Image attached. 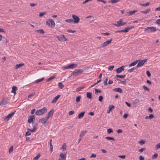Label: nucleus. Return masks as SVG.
I'll return each mask as SVG.
<instances>
[{
	"mask_svg": "<svg viewBox=\"0 0 160 160\" xmlns=\"http://www.w3.org/2000/svg\"><path fill=\"white\" fill-rule=\"evenodd\" d=\"M117 80H119V83H122L123 84L125 85L126 84V80H124L123 81H121V80H120L118 79H117Z\"/></svg>",
	"mask_w": 160,
	"mask_h": 160,
	"instance_id": "nucleus-39",
	"label": "nucleus"
},
{
	"mask_svg": "<svg viewBox=\"0 0 160 160\" xmlns=\"http://www.w3.org/2000/svg\"><path fill=\"white\" fill-rule=\"evenodd\" d=\"M120 0H110L109 1V2H111L112 3H117V2L120 1Z\"/></svg>",
	"mask_w": 160,
	"mask_h": 160,
	"instance_id": "nucleus-29",
	"label": "nucleus"
},
{
	"mask_svg": "<svg viewBox=\"0 0 160 160\" xmlns=\"http://www.w3.org/2000/svg\"><path fill=\"white\" fill-rule=\"evenodd\" d=\"M81 98V97L80 96H79L77 97L76 99V102L77 103H78L80 102Z\"/></svg>",
	"mask_w": 160,
	"mask_h": 160,
	"instance_id": "nucleus-40",
	"label": "nucleus"
},
{
	"mask_svg": "<svg viewBox=\"0 0 160 160\" xmlns=\"http://www.w3.org/2000/svg\"><path fill=\"white\" fill-rule=\"evenodd\" d=\"M35 32L42 34H44L45 33V32L44 30L42 29L36 30Z\"/></svg>",
	"mask_w": 160,
	"mask_h": 160,
	"instance_id": "nucleus-26",
	"label": "nucleus"
},
{
	"mask_svg": "<svg viewBox=\"0 0 160 160\" xmlns=\"http://www.w3.org/2000/svg\"><path fill=\"white\" fill-rule=\"evenodd\" d=\"M146 73L148 77H150L151 76V74L149 71H147L146 72Z\"/></svg>",
	"mask_w": 160,
	"mask_h": 160,
	"instance_id": "nucleus-52",
	"label": "nucleus"
},
{
	"mask_svg": "<svg viewBox=\"0 0 160 160\" xmlns=\"http://www.w3.org/2000/svg\"><path fill=\"white\" fill-rule=\"evenodd\" d=\"M83 72V70L82 69H76L71 74V76H76L82 73Z\"/></svg>",
	"mask_w": 160,
	"mask_h": 160,
	"instance_id": "nucleus-2",
	"label": "nucleus"
},
{
	"mask_svg": "<svg viewBox=\"0 0 160 160\" xmlns=\"http://www.w3.org/2000/svg\"><path fill=\"white\" fill-rule=\"evenodd\" d=\"M15 112L16 111H14L8 114L4 119V120L7 121H8L9 119L13 116Z\"/></svg>",
	"mask_w": 160,
	"mask_h": 160,
	"instance_id": "nucleus-12",
	"label": "nucleus"
},
{
	"mask_svg": "<svg viewBox=\"0 0 160 160\" xmlns=\"http://www.w3.org/2000/svg\"><path fill=\"white\" fill-rule=\"evenodd\" d=\"M9 99L7 98H3L0 103V105H5L8 102Z\"/></svg>",
	"mask_w": 160,
	"mask_h": 160,
	"instance_id": "nucleus-11",
	"label": "nucleus"
},
{
	"mask_svg": "<svg viewBox=\"0 0 160 160\" xmlns=\"http://www.w3.org/2000/svg\"><path fill=\"white\" fill-rule=\"evenodd\" d=\"M122 22V20L121 19L119 21L116 22L117 24L113 23V24L117 27H120L122 26L121 22Z\"/></svg>",
	"mask_w": 160,
	"mask_h": 160,
	"instance_id": "nucleus-16",
	"label": "nucleus"
},
{
	"mask_svg": "<svg viewBox=\"0 0 160 160\" xmlns=\"http://www.w3.org/2000/svg\"><path fill=\"white\" fill-rule=\"evenodd\" d=\"M96 156V155L95 154H92L90 156V158H95Z\"/></svg>",
	"mask_w": 160,
	"mask_h": 160,
	"instance_id": "nucleus-61",
	"label": "nucleus"
},
{
	"mask_svg": "<svg viewBox=\"0 0 160 160\" xmlns=\"http://www.w3.org/2000/svg\"><path fill=\"white\" fill-rule=\"evenodd\" d=\"M37 126H38V124L37 123H36V125H34L33 126L32 129H31L29 128H28L27 129L29 131H30L31 132H35L36 131V127H37Z\"/></svg>",
	"mask_w": 160,
	"mask_h": 160,
	"instance_id": "nucleus-20",
	"label": "nucleus"
},
{
	"mask_svg": "<svg viewBox=\"0 0 160 160\" xmlns=\"http://www.w3.org/2000/svg\"><path fill=\"white\" fill-rule=\"evenodd\" d=\"M128 113L125 114L123 116V118L124 119H126L128 117Z\"/></svg>",
	"mask_w": 160,
	"mask_h": 160,
	"instance_id": "nucleus-56",
	"label": "nucleus"
},
{
	"mask_svg": "<svg viewBox=\"0 0 160 160\" xmlns=\"http://www.w3.org/2000/svg\"><path fill=\"white\" fill-rule=\"evenodd\" d=\"M103 97L102 96H99L98 98V100L100 102H101L103 99Z\"/></svg>",
	"mask_w": 160,
	"mask_h": 160,
	"instance_id": "nucleus-51",
	"label": "nucleus"
},
{
	"mask_svg": "<svg viewBox=\"0 0 160 160\" xmlns=\"http://www.w3.org/2000/svg\"><path fill=\"white\" fill-rule=\"evenodd\" d=\"M74 112L73 111H71L69 112L68 114L69 115H72L73 114Z\"/></svg>",
	"mask_w": 160,
	"mask_h": 160,
	"instance_id": "nucleus-58",
	"label": "nucleus"
},
{
	"mask_svg": "<svg viewBox=\"0 0 160 160\" xmlns=\"http://www.w3.org/2000/svg\"><path fill=\"white\" fill-rule=\"evenodd\" d=\"M105 138L107 139L108 140H112L113 141H115V139L114 138H113L112 137H105Z\"/></svg>",
	"mask_w": 160,
	"mask_h": 160,
	"instance_id": "nucleus-34",
	"label": "nucleus"
},
{
	"mask_svg": "<svg viewBox=\"0 0 160 160\" xmlns=\"http://www.w3.org/2000/svg\"><path fill=\"white\" fill-rule=\"evenodd\" d=\"M47 111V108L46 107H44L42 109L37 110L35 112L36 115L40 116L46 113Z\"/></svg>",
	"mask_w": 160,
	"mask_h": 160,
	"instance_id": "nucleus-1",
	"label": "nucleus"
},
{
	"mask_svg": "<svg viewBox=\"0 0 160 160\" xmlns=\"http://www.w3.org/2000/svg\"><path fill=\"white\" fill-rule=\"evenodd\" d=\"M113 132V130L112 128H109L107 130V132L108 133L110 134L112 132Z\"/></svg>",
	"mask_w": 160,
	"mask_h": 160,
	"instance_id": "nucleus-43",
	"label": "nucleus"
},
{
	"mask_svg": "<svg viewBox=\"0 0 160 160\" xmlns=\"http://www.w3.org/2000/svg\"><path fill=\"white\" fill-rule=\"evenodd\" d=\"M112 41V39L111 38V39L107 40L103 43L101 44V47H104L106 46H107Z\"/></svg>",
	"mask_w": 160,
	"mask_h": 160,
	"instance_id": "nucleus-14",
	"label": "nucleus"
},
{
	"mask_svg": "<svg viewBox=\"0 0 160 160\" xmlns=\"http://www.w3.org/2000/svg\"><path fill=\"white\" fill-rule=\"evenodd\" d=\"M156 23L157 24H160V19H158L156 21Z\"/></svg>",
	"mask_w": 160,
	"mask_h": 160,
	"instance_id": "nucleus-64",
	"label": "nucleus"
},
{
	"mask_svg": "<svg viewBox=\"0 0 160 160\" xmlns=\"http://www.w3.org/2000/svg\"><path fill=\"white\" fill-rule=\"evenodd\" d=\"M35 95V92L32 93H31L30 95H28V98H30L33 96Z\"/></svg>",
	"mask_w": 160,
	"mask_h": 160,
	"instance_id": "nucleus-48",
	"label": "nucleus"
},
{
	"mask_svg": "<svg viewBox=\"0 0 160 160\" xmlns=\"http://www.w3.org/2000/svg\"><path fill=\"white\" fill-rule=\"evenodd\" d=\"M65 22L71 23L73 22V20L71 19H67L65 20Z\"/></svg>",
	"mask_w": 160,
	"mask_h": 160,
	"instance_id": "nucleus-32",
	"label": "nucleus"
},
{
	"mask_svg": "<svg viewBox=\"0 0 160 160\" xmlns=\"http://www.w3.org/2000/svg\"><path fill=\"white\" fill-rule=\"evenodd\" d=\"M47 122V121L44 118L41 119L39 120V122H41L43 124H45Z\"/></svg>",
	"mask_w": 160,
	"mask_h": 160,
	"instance_id": "nucleus-30",
	"label": "nucleus"
},
{
	"mask_svg": "<svg viewBox=\"0 0 160 160\" xmlns=\"http://www.w3.org/2000/svg\"><path fill=\"white\" fill-rule=\"evenodd\" d=\"M44 79V78H41V79H37L35 81V82L36 83H38L42 81Z\"/></svg>",
	"mask_w": 160,
	"mask_h": 160,
	"instance_id": "nucleus-37",
	"label": "nucleus"
},
{
	"mask_svg": "<svg viewBox=\"0 0 160 160\" xmlns=\"http://www.w3.org/2000/svg\"><path fill=\"white\" fill-rule=\"evenodd\" d=\"M139 160H144V157L142 155H140L139 157Z\"/></svg>",
	"mask_w": 160,
	"mask_h": 160,
	"instance_id": "nucleus-63",
	"label": "nucleus"
},
{
	"mask_svg": "<svg viewBox=\"0 0 160 160\" xmlns=\"http://www.w3.org/2000/svg\"><path fill=\"white\" fill-rule=\"evenodd\" d=\"M124 67L123 66H122L120 68H118L116 70L117 73H121L122 71H123L124 70Z\"/></svg>",
	"mask_w": 160,
	"mask_h": 160,
	"instance_id": "nucleus-18",
	"label": "nucleus"
},
{
	"mask_svg": "<svg viewBox=\"0 0 160 160\" xmlns=\"http://www.w3.org/2000/svg\"><path fill=\"white\" fill-rule=\"evenodd\" d=\"M58 86L60 89H62L64 87V86L62 84L61 82H59L58 83Z\"/></svg>",
	"mask_w": 160,
	"mask_h": 160,
	"instance_id": "nucleus-38",
	"label": "nucleus"
},
{
	"mask_svg": "<svg viewBox=\"0 0 160 160\" xmlns=\"http://www.w3.org/2000/svg\"><path fill=\"white\" fill-rule=\"evenodd\" d=\"M35 118V116L34 115H32L31 116L30 115L28 118V122L29 123H31L32 122L33 120V119H34Z\"/></svg>",
	"mask_w": 160,
	"mask_h": 160,
	"instance_id": "nucleus-19",
	"label": "nucleus"
},
{
	"mask_svg": "<svg viewBox=\"0 0 160 160\" xmlns=\"http://www.w3.org/2000/svg\"><path fill=\"white\" fill-rule=\"evenodd\" d=\"M63 149L64 150H66V145L65 143H64L63 145L62 146L61 149Z\"/></svg>",
	"mask_w": 160,
	"mask_h": 160,
	"instance_id": "nucleus-45",
	"label": "nucleus"
},
{
	"mask_svg": "<svg viewBox=\"0 0 160 160\" xmlns=\"http://www.w3.org/2000/svg\"><path fill=\"white\" fill-rule=\"evenodd\" d=\"M159 148H160V143H159L158 144L156 145L155 146L156 149H157Z\"/></svg>",
	"mask_w": 160,
	"mask_h": 160,
	"instance_id": "nucleus-49",
	"label": "nucleus"
},
{
	"mask_svg": "<svg viewBox=\"0 0 160 160\" xmlns=\"http://www.w3.org/2000/svg\"><path fill=\"white\" fill-rule=\"evenodd\" d=\"M67 32H70V33H74L75 32H76V31L75 30H70V29H68L67 30Z\"/></svg>",
	"mask_w": 160,
	"mask_h": 160,
	"instance_id": "nucleus-53",
	"label": "nucleus"
},
{
	"mask_svg": "<svg viewBox=\"0 0 160 160\" xmlns=\"http://www.w3.org/2000/svg\"><path fill=\"white\" fill-rule=\"evenodd\" d=\"M147 59H145L143 60L139 61V62L138 64L137 65L136 67L139 68L141 67L144 64L147 62Z\"/></svg>",
	"mask_w": 160,
	"mask_h": 160,
	"instance_id": "nucleus-9",
	"label": "nucleus"
},
{
	"mask_svg": "<svg viewBox=\"0 0 160 160\" xmlns=\"http://www.w3.org/2000/svg\"><path fill=\"white\" fill-rule=\"evenodd\" d=\"M139 104V101L138 99H136L133 102L132 105L134 107H137Z\"/></svg>",
	"mask_w": 160,
	"mask_h": 160,
	"instance_id": "nucleus-15",
	"label": "nucleus"
},
{
	"mask_svg": "<svg viewBox=\"0 0 160 160\" xmlns=\"http://www.w3.org/2000/svg\"><path fill=\"white\" fill-rule=\"evenodd\" d=\"M138 11V10H134L133 11H130L128 12L125 13V15L127 16V15H133L134 13L137 12Z\"/></svg>",
	"mask_w": 160,
	"mask_h": 160,
	"instance_id": "nucleus-17",
	"label": "nucleus"
},
{
	"mask_svg": "<svg viewBox=\"0 0 160 160\" xmlns=\"http://www.w3.org/2000/svg\"><path fill=\"white\" fill-rule=\"evenodd\" d=\"M125 103L127 105V106L129 107H131V104L130 103H128L127 102H125Z\"/></svg>",
	"mask_w": 160,
	"mask_h": 160,
	"instance_id": "nucleus-62",
	"label": "nucleus"
},
{
	"mask_svg": "<svg viewBox=\"0 0 160 160\" xmlns=\"http://www.w3.org/2000/svg\"><path fill=\"white\" fill-rule=\"evenodd\" d=\"M67 153L64 154L61 153L59 155V158L58 160H66V158Z\"/></svg>",
	"mask_w": 160,
	"mask_h": 160,
	"instance_id": "nucleus-13",
	"label": "nucleus"
},
{
	"mask_svg": "<svg viewBox=\"0 0 160 160\" xmlns=\"http://www.w3.org/2000/svg\"><path fill=\"white\" fill-rule=\"evenodd\" d=\"M118 157L121 158L125 159L126 157V156L125 155H120L118 156Z\"/></svg>",
	"mask_w": 160,
	"mask_h": 160,
	"instance_id": "nucleus-57",
	"label": "nucleus"
},
{
	"mask_svg": "<svg viewBox=\"0 0 160 160\" xmlns=\"http://www.w3.org/2000/svg\"><path fill=\"white\" fill-rule=\"evenodd\" d=\"M24 64L23 63H20L18 64H17L15 66V68L18 69L20 68V67H22V66L24 65Z\"/></svg>",
	"mask_w": 160,
	"mask_h": 160,
	"instance_id": "nucleus-31",
	"label": "nucleus"
},
{
	"mask_svg": "<svg viewBox=\"0 0 160 160\" xmlns=\"http://www.w3.org/2000/svg\"><path fill=\"white\" fill-rule=\"evenodd\" d=\"M72 17L73 20V22L76 23H78L80 21V18L78 17L74 14H73Z\"/></svg>",
	"mask_w": 160,
	"mask_h": 160,
	"instance_id": "nucleus-10",
	"label": "nucleus"
},
{
	"mask_svg": "<svg viewBox=\"0 0 160 160\" xmlns=\"http://www.w3.org/2000/svg\"><path fill=\"white\" fill-rule=\"evenodd\" d=\"M108 81V78H106L104 81V84L105 85H106L108 84L107 82Z\"/></svg>",
	"mask_w": 160,
	"mask_h": 160,
	"instance_id": "nucleus-55",
	"label": "nucleus"
},
{
	"mask_svg": "<svg viewBox=\"0 0 160 160\" xmlns=\"http://www.w3.org/2000/svg\"><path fill=\"white\" fill-rule=\"evenodd\" d=\"M85 113V112H82L80 113H79L78 115V118L79 119H80L82 118L84 116V115Z\"/></svg>",
	"mask_w": 160,
	"mask_h": 160,
	"instance_id": "nucleus-24",
	"label": "nucleus"
},
{
	"mask_svg": "<svg viewBox=\"0 0 160 160\" xmlns=\"http://www.w3.org/2000/svg\"><path fill=\"white\" fill-rule=\"evenodd\" d=\"M87 97L89 99H91L92 98V93L90 92H87Z\"/></svg>",
	"mask_w": 160,
	"mask_h": 160,
	"instance_id": "nucleus-28",
	"label": "nucleus"
},
{
	"mask_svg": "<svg viewBox=\"0 0 160 160\" xmlns=\"http://www.w3.org/2000/svg\"><path fill=\"white\" fill-rule=\"evenodd\" d=\"M55 78V76L54 75L52 77H50V78H48L47 80V82H48L49 81H50L54 78Z\"/></svg>",
	"mask_w": 160,
	"mask_h": 160,
	"instance_id": "nucleus-41",
	"label": "nucleus"
},
{
	"mask_svg": "<svg viewBox=\"0 0 160 160\" xmlns=\"http://www.w3.org/2000/svg\"><path fill=\"white\" fill-rule=\"evenodd\" d=\"M57 38L60 42H64L67 41V39L64 35H59L56 36Z\"/></svg>",
	"mask_w": 160,
	"mask_h": 160,
	"instance_id": "nucleus-6",
	"label": "nucleus"
},
{
	"mask_svg": "<svg viewBox=\"0 0 160 160\" xmlns=\"http://www.w3.org/2000/svg\"><path fill=\"white\" fill-rule=\"evenodd\" d=\"M145 143V141L143 140H141L140 141L139 143L141 145H142L143 144H144Z\"/></svg>",
	"mask_w": 160,
	"mask_h": 160,
	"instance_id": "nucleus-50",
	"label": "nucleus"
},
{
	"mask_svg": "<svg viewBox=\"0 0 160 160\" xmlns=\"http://www.w3.org/2000/svg\"><path fill=\"white\" fill-rule=\"evenodd\" d=\"M46 13V12H40V13H39V16L40 17H42V16H43Z\"/></svg>",
	"mask_w": 160,
	"mask_h": 160,
	"instance_id": "nucleus-54",
	"label": "nucleus"
},
{
	"mask_svg": "<svg viewBox=\"0 0 160 160\" xmlns=\"http://www.w3.org/2000/svg\"><path fill=\"white\" fill-rule=\"evenodd\" d=\"M61 96V95H57V96L55 97L52 100V101L51 102L52 103H54L56 102H57V101L58 99Z\"/></svg>",
	"mask_w": 160,
	"mask_h": 160,
	"instance_id": "nucleus-21",
	"label": "nucleus"
},
{
	"mask_svg": "<svg viewBox=\"0 0 160 160\" xmlns=\"http://www.w3.org/2000/svg\"><path fill=\"white\" fill-rule=\"evenodd\" d=\"M150 9H147L146 10L144 11H141V12L142 13H144L146 14V13H148L150 11Z\"/></svg>",
	"mask_w": 160,
	"mask_h": 160,
	"instance_id": "nucleus-35",
	"label": "nucleus"
},
{
	"mask_svg": "<svg viewBox=\"0 0 160 160\" xmlns=\"http://www.w3.org/2000/svg\"><path fill=\"white\" fill-rule=\"evenodd\" d=\"M46 25L52 28H53L55 26V23L53 20L49 19L46 22Z\"/></svg>",
	"mask_w": 160,
	"mask_h": 160,
	"instance_id": "nucleus-4",
	"label": "nucleus"
},
{
	"mask_svg": "<svg viewBox=\"0 0 160 160\" xmlns=\"http://www.w3.org/2000/svg\"><path fill=\"white\" fill-rule=\"evenodd\" d=\"M154 117V115L152 114H150L149 116V118L150 119H151Z\"/></svg>",
	"mask_w": 160,
	"mask_h": 160,
	"instance_id": "nucleus-60",
	"label": "nucleus"
},
{
	"mask_svg": "<svg viewBox=\"0 0 160 160\" xmlns=\"http://www.w3.org/2000/svg\"><path fill=\"white\" fill-rule=\"evenodd\" d=\"M158 156V154L157 153H155L152 156L151 158L152 159H155Z\"/></svg>",
	"mask_w": 160,
	"mask_h": 160,
	"instance_id": "nucleus-46",
	"label": "nucleus"
},
{
	"mask_svg": "<svg viewBox=\"0 0 160 160\" xmlns=\"http://www.w3.org/2000/svg\"><path fill=\"white\" fill-rule=\"evenodd\" d=\"M156 28L154 27H147L145 29L144 32L147 33L152 32L156 31Z\"/></svg>",
	"mask_w": 160,
	"mask_h": 160,
	"instance_id": "nucleus-3",
	"label": "nucleus"
},
{
	"mask_svg": "<svg viewBox=\"0 0 160 160\" xmlns=\"http://www.w3.org/2000/svg\"><path fill=\"white\" fill-rule=\"evenodd\" d=\"M126 75L125 74L124 75H116V77L117 78H123L125 77Z\"/></svg>",
	"mask_w": 160,
	"mask_h": 160,
	"instance_id": "nucleus-33",
	"label": "nucleus"
},
{
	"mask_svg": "<svg viewBox=\"0 0 160 160\" xmlns=\"http://www.w3.org/2000/svg\"><path fill=\"white\" fill-rule=\"evenodd\" d=\"M145 150V148H142L140 149H139V150H138V151L141 152H142L144 150Z\"/></svg>",
	"mask_w": 160,
	"mask_h": 160,
	"instance_id": "nucleus-59",
	"label": "nucleus"
},
{
	"mask_svg": "<svg viewBox=\"0 0 160 160\" xmlns=\"http://www.w3.org/2000/svg\"><path fill=\"white\" fill-rule=\"evenodd\" d=\"M114 108V106L112 105H109L108 107V108H109V110H107V113H110V111H112L113 109Z\"/></svg>",
	"mask_w": 160,
	"mask_h": 160,
	"instance_id": "nucleus-22",
	"label": "nucleus"
},
{
	"mask_svg": "<svg viewBox=\"0 0 160 160\" xmlns=\"http://www.w3.org/2000/svg\"><path fill=\"white\" fill-rule=\"evenodd\" d=\"M77 66V64H72L69 65L67 66L63 67L62 68V69L63 70L67 69H73Z\"/></svg>",
	"mask_w": 160,
	"mask_h": 160,
	"instance_id": "nucleus-8",
	"label": "nucleus"
},
{
	"mask_svg": "<svg viewBox=\"0 0 160 160\" xmlns=\"http://www.w3.org/2000/svg\"><path fill=\"white\" fill-rule=\"evenodd\" d=\"M13 146H12L9 149V153H11L13 151Z\"/></svg>",
	"mask_w": 160,
	"mask_h": 160,
	"instance_id": "nucleus-42",
	"label": "nucleus"
},
{
	"mask_svg": "<svg viewBox=\"0 0 160 160\" xmlns=\"http://www.w3.org/2000/svg\"><path fill=\"white\" fill-rule=\"evenodd\" d=\"M40 154L39 153L38 154V155L36 157H35L33 158V160H37L40 158Z\"/></svg>",
	"mask_w": 160,
	"mask_h": 160,
	"instance_id": "nucleus-36",
	"label": "nucleus"
},
{
	"mask_svg": "<svg viewBox=\"0 0 160 160\" xmlns=\"http://www.w3.org/2000/svg\"><path fill=\"white\" fill-rule=\"evenodd\" d=\"M139 61H140V60H136L132 62L131 63L129 66V67H131L132 66H134L136 65L137 63L139 62Z\"/></svg>",
	"mask_w": 160,
	"mask_h": 160,
	"instance_id": "nucleus-23",
	"label": "nucleus"
},
{
	"mask_svg": "<svg viewBox=\"0 0 160 160\" xmlns=\"http://www.w3.org/2000/svg\"><path fill=\"white\" fill-rule=\"evenodd\" d=\"M101 81V79L99 80L96 83H95L94 84L92 85L90 87H86L85 86H82V87H79V88H77L76 89V90H81L82 89H89L91 87H92L96 85L98 83V82H100Z\"/></svg>",
	"mask_w": 160,
	"mask_h": 160,
	"instance_id": "nucleus-5",
	"label": "nucleus"
},
{
	"mask_svg": "<svg viewBox=\"0 0 160 160\" xmlns=\"http://www.w3.org/2000/svg\"><path fill=\"white\" fill-rule=\"evenodd\" d=\"M54 111L53 109H52L47 114V116H49L50 117L52 116Z\"/></svg>",
	"mask_w": 160,
	"mask_h": 160,
	"instance_id": "nucleus-25",
	"label": "nucleus"
},
{
	"mask_svg": "<svg viewBox=\"0 0 160 160\" xmlns=\"http://www.w3.org/2000/svg\"><path fill=\"white\" fill-rule=\"evenodd\" d=\"M136 68V67H133V68H131V69L128 70V72H131L133 71L134 69H135Z\"/></svg>",
	"mask_w": 160,
	"mask_h": 160,
	"instance_id": "nucleus-44",
	"label": "nucleus"
},
{
	"mask_svg": "<svg viewBox=\"0 0 160 160\" xmlns=\"http://www.w3.org/2000/svg\"><path fill=\"white\" fill-rule=\"evenodd\" d=\"M114 66H109L108 67V69L110 71H112L114 68Z\"/></svg>",
	"mask_w": 160,
	"mask_h": 160,
	"instance_id": "nucleus-47",
	"label": "nucleus"
},
{
	"mask_svg": "<svg viewBox=\"0 0 160 160\" xmlns=\"http://www.w3.org/2000/svg\"><path fill=\"white\" fill-rule=\"evenodd\" d=\"M134 28V26H133L132 27H127L125 28L124 29L122 30H118L116 32H128L129 30H130Z\"/></svg>",
	"mask_w": 160,
	"mask_h": 160,
	"instance_id": "nucleus-7",
	"label": "nucleus"
},
{
	"mask_svg": "<svg viewBox=\"0 0 160 160\" xmlns=\"http://www.w3.org/2000/svg\"><path fill=\"white\" fill-rule=\"evenodd\" d=\"M87 132V130H83L82 131L80 134V137H82L83 136L85 133Z\"/></svg>",
	"mask_w": 160,
	"mask_h": 160,
	"instance_id": "nucleus-27",
	"label": "nucleus"
}]
</instances>
